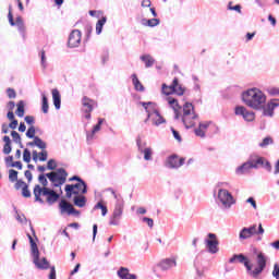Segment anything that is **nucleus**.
Wrapping results in <instances>:
<instances>
[{
	"label": "nucleus",
	"instance_id": "37",
	"mask_svg": "<svg viewBox=\"0 0 279 279\" xmlns=\"http://www.w3.org/2000/svg\"><path fill=\"white\" fill-rule=\"evenodd\" d=\"M41 110L44 114H47L49 112V99L47 98V95H45V93H41Z\"/></svg>",
	"mask_w": 279,
	"mask_h": 279
},
{
	"label": "nucleus",
	"instance_id": "49",
	"mask_svg": "<svg viewBox=\"0 0 279 279\" xmlns=\"http://www.w3.org/2000/svg\"><path fill=\"white\" fill-rule=\"evenodd\" d=\"M157 25H160L159 19H150L147 22V27H157Z\"/></svg>",
	"mask_w": 279,
	"mask_h": 279
},
{
	"label": "nucleus",
	"instance_id": "14",
	"mask_svg": "<svg viewBox=\"0 0 279 279\" xmlns=\"http://www.w3.org/2000/svg\"><path fill=\"white\" fill-rule=\"evenodd\" d=\"M234 114H236V117H242V119L248 123H252V121L256 119V113H254V111L247 110V108L244 106H236L234 109Z\"/></svg>",
	"mask_w": 279,
	"mask_h": 279
},
{
	"label": "nucleus",
	"instance_id": "40",
	"mask_svg": "<svg viewBox=\"0 0 279 279\" xmlns=\"http://www.w3.org/2000/svg\"><path fill=\"white\" fill-rule=\"evenodd\" d=\"M269 145H274V138L267 136L265 137L260 143H259V147H262L263 149H265V147H269Z\"/></svg>",
	"mask_w": 279,
	"mask_h": 279
},
{
	"label": "nucleus",
	"instance_id": "11",
	"mask_svg": "<svg viewBox=\"0 0 279 279\" xmlns=\"http://www.w3.org/2000/svg\"><path fill=\"white\" fill-rule=\"evenodd\" d=\"M124 208H125L124 199L116 201L113 213L109 219V226H119V223H121Z\"/></svg>",
	"mask_w": 279,
	"mask_h": 279
},
{
	"label": "nucleus",
	"instance_id": "63",
	"mask_svg": "<svg viewBox=\"0 0 279 279\" xmlns=\"http://www.w3.org/2000/svg\"><path fill=\"white\" fill-rule=\"evenodd\" d=\"M24 175L28 180V182H32V180H34V175L32 174V171H29V170H26L24 172Z\"/></svg>",
	"mask_w": 279,
	"mask_h": 279
},
{
	"label": "nucleus",
	"instance_id": "32",
	"mask_svg": "<svg viewBox=\"0 0 279 279\" xmlns=\"http://www.w3.org/2000/svg\"><path fill=\"white\" fill-rule=\"evenodd\" d=\"M140 60H142V62H144L146 69H151V66H154V64L156 63V60L153 59L151 54L141 56Z\"/></svg>",
	"mask_w": 279,
	"mask_h": 279
},
{
	"label": "nucleus",
	"instance_id": "30",
	"mask_svg": "<svg viewBox=\"0 0 279 279\" xmlns=\"http://www.w3.org/2000/svg\"><path fill=\"white\" fill-rule=\"evenodd\" d=\"M59 208L61 215H64L66 213L68 215H71V210L73 209V205H71L66 199H61L59 203Z\"/></svg>",
	"mask_w": 279,
	"mask_h": 279
},
{
	"label": "nucleus",
	"instance_id": "34",
	"mask_svg": "<svg viewBox=\"0 0 279 279\" xmlns=\"http://www.w3.org/2000/svg\"><path fill=\"white\" fill-rule=\"evenodd\" d=\"M4 146H3V154L8 156V154L12 153V140H10V136L5 135L3 137Z\"/></svg>",
	"mask_w": 279,
	"mask_h": 279
},
{
	"label": "nucleus",
	"instance_id": "6",
	"mask_svg": "<svg viewBox=\"0 0 279 279\" xmlns=\"http://www.w3.org/2000/svg\"><path fill=\"white\" fill-rule=\"evenodd\" d=\"M258 165H265V158L252 156L246 162L242 163L235 169V174L245 175L250 173L252 169H258Z\"/></svg>",
	"mask_w": 279,
	"mask_h": 279
},
{
	"label": "nucleus",
	"instance_id": "54",
	"mask_svg": "<svg viewBox=\"0 0 279 279\" xmlns=\"http://www.w3.org/2000/svg\"><path fill=\"white\" fill-rule=\"evenodd\" d=\"M228 10L239 12V14H241V5L240 4L232 7V2H229Z\"/></svg>",
	"mask_w": 279,
	"mask_h": 279
},
{
	"label": "nucleus",
	"instance_id": "4",
	"mask_svg": "<svg viewBox=\"0 0 279 279\" xmlns=\"http://www.w3.org/2000/svg\"><path fill=\"white\" fill-rule=\"evenodd\" d=\"M33 194L35 196V202H39V204H45V201L40 197L44 195L47 197V203L50 206H53L56 202L60 199V194L49 187H40L38 184L34 186Z\"/></svg>",
	"mask_w": 279,
	"mask_h": 279
},
{
	"label": "nucleus",
	"instance_id": "53",
	"mask_svg": "<svg viewBox=\"0 0 279 279\" xmlns=\"http://www.w3.org/2000/svg\"><path fill=\"white\" fill-rule=\"evenodd\" d=\"M40 58L43 69H47V56L45 54V50H41Z\"/></svg>",
	"mask_w": 279,
	"mask_h": 279
},
{
	"label": "nucleus",
	"instance_id": "2",
	"mask_svg": "<svg viewBox=\"0 0 279 279\" xmlns=\"http://www.w3.org/2000/svg\"><path fill=\"white\" fill-rule=\"evenodd\" d=\"M242 101L253 110H260L267 102V96L259 88L253 87L242 93Z\"/></svg>",
	"mask_w": 279,
	"mask_h": 279
},
{
	"label": "nucleus",
	"instance_id": "26",
	"mask_svg": "<svg viewBox=\"0 0 279 279\" xmlns=\"http://www.w3.org/2000/svg\"><path fill=\"white\" fill-rule=\"evenodd\" d=\"M47 158H49V153L47 151V148L41 149L40 153H38L37 150H33L34 162H38V160L40 162H47Z\"/></svg>",
	"mask_w": 279,
	"mask_h": 279
},
{
	"label": "nucleus",
	"instance_id": "23",
	"mask_svg": "<svg viewBox=\"0 0 279 279\" xmlns=\"http://www.w3.org/2000/svg\"><path fill=\"white\" fill-rule=\"evenodd\" d=\"M117 276L120 279H137L138 277L134 274H130V268L128 267H120L117 271Z\"/></svg>",
	"mask_w": 279,
	"mask_h": 279
},
{
	"label": "nucleus",
	"instance_id": "9",
	"mask_svg": "<svg viewBox=\"0 0 279 279\" xmlns=\"http://www.w3.org/2000/svg\"><path fill=\"white\" fill-rule=\"evenodd\" d=\"M8 20L11 27H16L20 36H22L23 40H27V26H25V21L21 15L16 16L14 21V15H12V8H9Z\"/></svg>",
	"mask_w": 279,
	"mask_h": 279
},
{
	"label": "nucleus",
	"instance_id": "7",
	"mask_svg": "<svg viewBox=\"0 0 279 279\" xmlns=\"http://www.w3.org/2000/svg\"><path fill=\"white\" fill-rule=\"evenodd\" d=\"M217 203H218V206H220V208L222 210H230V208H232V206H234V204H236V199L234 198L232 193H230V191H228L226 189H219L218 196H217Z\"/></svg>",
	"mask_w": 279,
	"mask_h": 279
},
{
	"label": "nucleus",
	"instance_id": "19",
	"mask_svg": "<svg viewBox=\"0 0 279 279\" xmlns=\"http://www.w3.org/2000/svg\"><path fill=\"white\" fill-rule=\"evenodd\" d=\"M136 145H137V149L140 151V154L144 155V160L149 161V160H154V149H151V147H146L145 145H147V143H143V141L141 138L136 140Z\"/></svg>",
	"mask_w": 279,
	"mask_h": 279
},
{
	"label": "nucleus",
	"instance_id": "47",
	"mask_svg": "<svg viewBox=\"0 0 279 279\" xmlns=\"http://www.w3.org/2000/svg\"><path fill=\"white\" fill-rule=\"evenodd\" d=\"M174 93H175V95H179L180 97H182V95H184V87H182V85H180L179 81H177V86L174 87Z\"/></svg>",
	"mask_w": 279,
	"mask_h": 279
},
{
	"label": "nucleus",
	"instance_id": "22",
	"mask_svg": "<svg viewBox=\"0 0 279 279\" xmlns=\"http://www.w3.org/2000/svg\"><path fill=\"white\" fill-rule=\"evenodd\" d=\"M104 121H106V119L98 118V123L93 128V130L86 132L87 143H90V141L95 138V134H97V132L101 130V125H104Z\"/></svg>",
	"mask_w": 279,
	"mask_h": 279
},
{
	"label": "nucleus",
	"instance_id": "51",
	"mask_svg": "<svg viewBox=\"0 0 279 279\" xmlns=\"http://www.w3.org/2000/svg\"><path fill=\"white\" fill-rule=\"evenodd\" d=\"M217 189L218 191L219 189H225L226 191H228L227 189H230V182H226V181L218 182Z\"/></svg>",
	"mask_w": 279,
	"mask_h": 279
},
{
	"label": "nucleus",
	"instance_id": "13",
	"mask_svg": "<svg viewBox=\"0 0 279 279\" xmlns=\"http://www.w3.org/2000/svg\"><path fill=\"white\" fill-rule=\"evenodd\" d=\"M82 106H83V112L85 113L84 118L87 119V121H90V112H93V110L95 108H97V102L93 99H90L87 96H84L82 99Z\"/></svg>",
	"mask_w": 279,
	"mask_h": 279
},
{
	"label": "nucleus",
	"instance_id": "18",
	"mask_svg": "<svg viewBox=\"0 0 279 279\" xmlns=\"http://www.w3.org/2000/svg\"><path fill=\"white\" fill-rule=\"evenodd\" d=\"M184 158H180L178 155H170L166 158L165 167L167 169H180L184 166Z\"/></svg>",
	"mask_w": 279,
	"mask_h": 279
},
{
	"label": "nucleus",
	"instance_id": "1",
	"mask_svg": "<svg viewBox=\"0 0 279 279\" xmlns=\"http://www.w3.org/2000/svg\"><path fill=\"white\" fill-rule=\"evenodd\" d=\"M256 255V263H257V267L255 269H252L253 265L252 263H250V258H247V256L243 255V254H234L230 259L229 263H236V260H239V263H242V265H244V267L246 268L247 272L250 274V276H252V278H258L259 274H263V271H265V267H267V256L265 255V253L263 252H256V250L254 251Z\"/></svg>",
	"mask_w": 279,
	"mask_h": 279
},
{
	"label": "nucleus",
	"instance_id": "39",
	"mask_svg": "<svg viewBox=\"0 0 279 279\" xmlns=\"http://www.w3.org/2000/svg\"><path fill=\"white\" fill-rule=\"evenodd\" d=\"M94 210H101L102 217H106V215H108V207L106 205H104V203H101V202H98L94 206Z\"/></svg>",
	"mask_w": 279,
	"mask_h": 279
},
{
	"label": "nucleus",
	"instance_id": "17",
	"mask_svg": "<svg viewBox=\"0 0 279 279\" xmlns=\"http://www.w3.org/2000/svg\"><path fill=\"white\" fill-rule=\"evenodd\" d=\"M208 239L205 240V245L209 254H217L219 252V240H217V234L208 233Z\"/></svg>",
	"mask_w": 279,
	"mask_h": 279
},
{
	"label": "nucleus",
	"instance_id": "27",
	"mask_svg": "<svg viewBox=\"0 0 279 279\" xmlns=\"http://www.w3.org/2000/svg\"><path fill=\"white\" fill-rule=\"evenodd\" d=\"M27 147H38V149H47V143L40 137H34L33 142H28Z\"/></svg>",
	"mask_w": 279,
	"mask_h": 279
},
{
	"label": "nucleus",
	"instance_id": "38",
	"mask_svg": "<svg viewBox=\"0 0 279 279\" xmlns=\"http://www.w3.org/2000/svg\"><path fill=\"white\" fill-rule=\"evenodd\" d=\"M15 113L20 118L25 117V102L23 100L17 102V109H16Z\"/></svg>",
	"mask_w": 279,
	"mask_h": 279
},
{
	"label": "nucleus",
	"instance_id": "60",
	"mask_svg": "<svg viewBox=\"0 0 279 279\" xmlns=\"http://www.w3.org/2000/svg\"><path fill=\"white\" fill-rule=\"evenodd\" d=\"M15 219H16V221H19L20 223H27V217H25V215H17L16 217H15Z\"/></svg>",
	"mask_w": 279,
	"mask_h": 279
},
{
	"label": "nucleus",
	"instance_id": "43",
	"mask_svg": "<svg viewBox=\"0 0 279 279\" xmlns=\"http://www.w3.org/2000/svg\"><path fill=\"white\" fill-rule=\"evenodd\" d=\"M9 180L10 182H16L19 180V171L14 169L9 170Z\"/></svg>",
	"mask_w": 279,
	"mask_h": 279
},
{
	"label": "nucleus",
	"instance_id": "64",
	"mask_svg": "<svg viewBox=\"0 0 279 279\" xmlns=\"http://www.w3.org/2000/svg\"><path fill=\"white\" fill-rule=\"evenodd\" d=\"M24 121L28 124V125H34V117L32 116H26L24 118Z\"/></svg>",
	"mask_w": 279,
	"mask_h": 279
},
{
	"label": "nucleus",
	"instance_id": "31",
	"mask_svg": "<svg viewBox=\"0 0 279 279\" xmlns=\"http://www.w3.org/2000/svg\"><path fill=\"white\" fill-rule=\"evenodd\" d=\"M150 120L153 121V125L156 128L162 125V123H167V120L160 114V111H157L155 114H153Z\"/></svg>",
	"mask_w": 279,
	"mask_h": 279
},
{
	"label": "nucleus",
	"instance_id": "52",
	"mask_svg": "<svg viewBox=\"0 0 279 279\" xmlns=\"http://www.w3.org/2000/svg\"><path fill=\"white\" fill-rule=\"evenodd\" d=\"M27 186V183H25L23 180H17L15 183L16 191H20V189H25Z\"/></svg>",
	"mask_w": 279,
	"mask_h": 279
},
{
	"label": "nucleus",
	"instance_id": "44",
	"mask_svg": "<svg viewBox=\"0 0 279 279\" xmlns=\"http://www.w3.org/2000/svg\"><path fill=\"white\" fill-rule=\"evenodd\" d=\"M38 182L44 186V189H47L49 185V181H47V174L41 173L38 175Z\"/></svg>",
	"mask_w": 279,
	"mask_h": 279
},
{
	"label": "nucleus",
	"instance_id": "41",
	"mask_svg": "<svg viewBox=\"0 0 279 279\" xmlns=\"http://www.w3.org/2000/svg\"><path fill=\"white\" fill-rule=\"evenodd\" d=\"M266 93L270 96V97H279V87H274L270 86L266 89Z\"/></svg>",
	"mask_w": 279,
	"mask_h": 279
},
{
	"label": "nucleus",
	"instance_id": "29",
	"mask_svg": "<svg viewBox=\"0 0 279 279\" xmlns=\"http://www.w3.org/2000/svg\"><path fill=\"white\" fill-rule=\"evenodd\" d=\"M52 101L56 110H60L62 106V96H60V92L58 89H52Z\"/></svg>",
	"mask_w": 279,
	"mask_h": 279
},
{
	"label": "nucleus",
	"instance_id": "12",
	"mask_svg": "<svg viewBox=\"0 0 279 279\" xmlns=\"http://www.w3.org/2000/svg\"><path fill=\"white\" fill-rule=\"evenodd\" d=\"M256 225H252L251 227H244L239 233L240 241H245L247 239H252L254 234H265V229L263 228V223L258 225V230H256Z\"/></svg>",
	"mask_w": 279,
	"mask_h": 279
},
{
	"label": "nucleus",
	"instance_id": "35",
	"mask_svg": "<svg viewBox=\"0 0 279 279\" xmlns=\"http://www.w3.org/2000/svg\"><path fill=\"white\" fill-rule=\"evenodd\" d=\"M108 23V17L102 16L98 22L96 23V34L99 36L101 32H104V25Z\"/></svg>",
	"mask_w": 279,
	"mask_h": 279
},
{
	"label": "nucleus",
	"instance_id": "33",
	"mask_svg": "<svg viewBox=\"0 0 279 279\" xmlns=\"http://www.w3.org/2000/svg\"><path fill=\"white\" fill-rule=\"evenodd\" d=\"M131 80L133 82V86H134L135 90H138L140 93L145 92V86H143V83H141V81L138 80V76H136V74H132Z\"/></svg>",
	"mask_w": 279,
	"mask_h": 279
},
{
	"label": "nucleus",
	"instance_id": "21",
	"mask_svg": "<svg viewBox=\"0 0 279 279\" xmlns=\"http://www.w3.org/2000/svg\"><path fill=\"white\" fill-rule=\"evenodd\" d=\"M140 106L144 107V110L146 111V114H148V119H151V117H154V114H156V112H158L156 102L140 101Z\"/></svg>",
	"mask_w": 279,
	"mask_h": 279
},
{
	"label": "nucleus",
	"instance_id": "56",
	"mask_svg": "<svg viewBox=\"0 0 279 279\" xmlns=\"http://www.w3.org/2000/svg\"><path fill=\"white\" fill-rule=\"evenodd\" d=\"M22 195H23V197H32V192L29 191V185H26L22 190Z\"/></svg>",
	"mask_w": 279,
	"mask_h": 279
},
{
	"label": "nucleus",
	"instance_id": "16",
	"mask_svg": "<svg viewBox=\"0 0 279 279\" xmlns=\"http://www.w3.org/2000/svg\"><path fill=\"white\" fill-rule=\"evenodd\" d=\"M263 116L272 118L275 114L276 108H279V98H272L267 101L266 105H263Z\"/></svg>",
	"mask_w": 279,
	"mask_h": 279
},
{
	"label": "nucleus",
	"instance_id": "59",
	"mask_svg": "<svg viewBox=\"0 0 279 279\" xmlns=\"http://www.w3.org/2000/svg\"><path fill=\"white\" fill-rule=\"evenodd\" d=\"M142 221H143L144 223H147V226H148L149 228H154V219L144 217V218L142 219Z\"/></svg>",
	"mask_w": 279,
	"mask_h": 279
},
{
	"label": "nucleus",
	"instance_id": "42",
	"mask_svg": "<svg viewBox=\"0 0 279 279\" xmlns=\"http://www.w3.org/2000/svg\"><path fill=\"white\" fill-rule=\"evenodd\" d=\"M26 136L27 138H38V136H36V126H29L26 131Z\"/></svg>",
	"mask_w": 279,
	"mask_h": 279
},
{
	"label": "nucleus",
	"instance_id": "45",
	"mask_svg": "<svg viewBox=\"0 0 279 279\" xmlns=\"http://www.w3.org/2000/svg\"><path fill=\"white\" fill-rule=\"evenodd\" d=\"M47 169L49 171H56V169H58V163L56 162V159H50L47 162Z\"/></svg>",
	"mask_w": 279,
	"mask_h": 279
},
{
	"label": "nucleus",
	"instance_id": "57",
	"mask_svg": "<svg viewBox=\"0 0 279 279\" xmlns=\"http://www.w3.org/2000/svg\"><path fill=\"white\" fill-rule=\"evenodd\" d=\"M171 132L175 138V141H178L179 143H182V136H180V132H178L175 129L171 128Z\"/></svg>",
	"mask_w": 279,
	"mask_h": 279
},
{
	"label": "nucleus",
	"instance_id": "8",
	"mask_svg": "<svg viewBox=\"0 0 279 279\" xmlns=\"http://www.w3.org/2000/svg\"><path fill=\"white\" fill-rule=\"evenodd\" d=\"M48 180L52 183V186L59 189L66 183V178H69V172L64 168H59L57 171H51L46 173Z\"/></svg>",
	"mask_w": 279,
	"mask_h": 279
},
{
	"label": "nucleus",
	"instance_id": "55",
	"mask_svg": "<svg viewBox=\"0 0 279 279\" xmlns=\"http://www.w3.org/2000/svg\"><path fill=\"white\" fill-rule=\"evenodd\" d=\"M7 95H8L9 99H16V92L13 88H8Z\"/></svg>",
	"mask_w": 279,
	"mask_h": 279
},
{
	"label": "nucleus",
	"instance_id": "61",
	"mask_svg": "<svg viewBox=\"0 0 279 279\" xmlns=\"http://www.w3.org/2000/svg\"><path fill=\"white\" fill-rule=\"evenodd\" d=\"M246 204H251V206L254 208V210H256V208H258V206L256 205V201L254 199V197H248L246 199Z\"/></svg>",
	"mask_w": 279,
	"mask_h": 279
},
{
	"label": "nucleus",
	"instance_id": "20",
	"mask_svg": "<svg viewBox=\"0 0 279 279\" xmlns=\"http://www.w3.org/2000/svg\"><path fill=\"white\" fill-rule=\"evenodd\" d=\"M81 43H82V32H80V29L72 31L69 36L68 46L71 49H75V47H80Z\"/></svg>",
	"mask_w": 279,
	"mask_h": 279
},
{
	"label": "nucleus",
	"instance_id": "5",
	"mask_svg": "<svg viewBox=\"0 0 279 279\" xmlns=\"http://www.w3.org/2000/svg\"><path fill=\"white\" fill-rule=\"evenodd\" d=\"M197 113H195V107L191 102H185L183 105V114L180 113V119L186 130L190 128H195V121H197Z\"/></svg>",
	"mask_w": 279,
	"mask_h": 279
},
{
	"label": "nucleus",
	"instance_id": "36",
	"mask_svg": "<svg viewBox=\"0 0 279 279\" xmlns=\"http://www.w3.org/2000/svg\"><path fill=\"white\" fill-rule=\"evenodd\" d=\"M74 205L78 208H84V206H86V196L80 194L76 195L74 197Z\"/></svg>",
	"mask_w": 279,
	"mask_h": 279
},
{
	"label": "nucleus",
	"instance_id": "50",
	"mask_svg": "<svg viewBox=\"0 0 279 279\" xmlns=\"http://www.w3.org/2000/svg\"><path fill=\"white\" fill-rule=\"evenodd\" d=\"M107 191H108L109 193H111V195L113 196V198L116 199V202H119V199H123V196H121L120 194H117V192H114V189L108 187Z\"/></svg>",
	"mask_w": 279,
	"mask_h": 279
},
{
	"label": "nucleus",
	"instance_id": "48",
	"mask_svg": "<svg viewBox=\"0 0 279 279\" xmlns=\"http://www.w3.org/2000/svg\"><path fill=\"white\" fill-rule=\"evenodd\" d=\"M11 136H12L14 143H16L17 145H21L22 140H21V134H19V132L12 131Z\"/></svg>",
	"mask_w": 279,
	"mask_h": 279
},
{
	"label": "nucleus",
	"instance_id": "24",
	"mask_svg": "<svg viewBox=\"0 0 279 279\" xmlns=\"http://www.w3.org/2000/svg\"><path fill=\"white\" fill-rule=\"evenodd\" d=\"M169 106L173 109L174 111V121H180V104H178V99L173 97H168L167 98Z\"/></svg>",
	"mask_w": 279,
	"mask_h": 279
},
{
	"label": "nucleus",
	"instance_id": "15",
	"mask_svg": "<svg viewBox=\"0 0 279 279\" xmlns=\"http://www.w3.org/2000/svg\"><path fill=\"white\" fill-rule=\"evenodd\" d=\"M174 267H178V259L175 257L163 258L157 264L159 271H171Z\"/></svg>",
	"mask_w": 279,
	"mask_h": 279
},
{
	"label": "nucleus",
	"instance_id": "10",
	"mask_svg": "<svg viewBox=\"0 0 279 279\" xmlns=\"http://www.w3.org/2000/svg\"><path fill=\"white\" fill-rule=\"evenodd\" d=\"M86 193H88V185L84 181L65 185V196L68 199H71L73 195H86Z\"/></svg>",
	"mask_w": 279,
	"mask_h": 279
},
{
	"label": "nucleus",
	"instance_id": "28",
	"mask_svg": "<svg viewBox=\"0 0 279 279\" xmlns=\"http://www.w3.org/2000/svg\"><path fill=\"white\" fill-rule=\"evenodd\" d=\"M175 86H178V77L173 78L172 84L170 86H167V84H162L161 90L163 95H173Z\"/></svg>",
	"mask_w": 279,
	"mask_h": 279
},
{
	"label": "nucleus",
	"instance_id": "46",
	"mask_svg": "<svg viewBox=\"0 0 279 279\" xmlns=\"http://www.w3.org/2000/svg\"><path fill=\"white\" fill-rule=\"evenodd\" d=\"M23 160L24 162H32V151H29L27 148L24 149Z\"/></svg>",
	"mask_w": 279,
	"mask_h": 279
},
{
	"label": "nucleus",
	"instance_id": "25",
	"mask_svg": "<svg viewBox=\"0 0 279 279\" xmlns=\"http://www.w3.org/2000/svg\"><path fill=\"white\" fill-rule=\"evenodd\" d=\"M210 128V122H201L198 128L194 130V134L199 138H206V130Z\"/></svg>",
	"mask_w": 279,
	"mask_h": 279
},
{
	"label": "nucleus",
	"instance_id": "58",
	"mask_svg": "<svg viewBox=\"0 0 279 279\" xmlns=\"http://www.w3.org/2000/svg\"><path fill=\"white\" fill-rule=\"evenodd\" d=\"M272 277H274L275 279H279V265H278V264H275V265H274Z\"/></svg>",
	"mask_w": 279,
	"mask_h": 279
},
{
	"label": "nucleus",
	"instance_id": "3",
	"mask_svg": "<svg viewBox=\"0 0 279 279\" xmlns=\"http://www.w3.org/2000/svg\"><path fill=\"white\" fill-rule=\"evenodd\" d=\"M31 243V256L33 257V263L37 269L47 270L50 269L49 279H56V266H51L49 260L45 257L40 259V251L38 250V244L32 238V234H27Z\"/></svg>",
	"mask_w": 279,
	"mask_h": 279
},
{
	"label": "nucleus",
	"instance_id": "62",
	"mask_svg": "<svg viewBox=\"0 0 279 279\" xmlns=\"http://www.w3.org/2000/svg\"><path fill=\"white\" fill-rule=\"evenodd\" d=\"M10 167H15L21 171L23 169V163L21 161H14L10 165Z\"/></svg>",
	"mask_w": 279,
	"mask_h": 279
}]
</instances>
